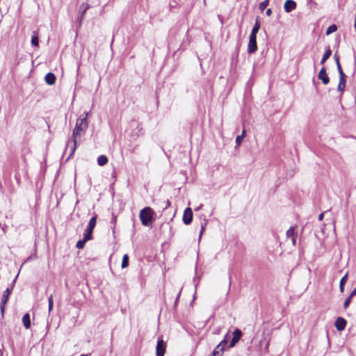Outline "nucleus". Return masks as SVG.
Instances as JSON below:
<instances>
[{
  "instance_id": "41",
  "label": "nucleus",
  "mask_w": 356,
  "mask_h": 356,
  "mask_svg": "<svg viewBox=\"0 0 356 356\" xmlns=\"http://www.w3.org/2000/svg\"><path fill=\"white\" fill-rule=\"evenodd\" d=\"M80 356H90V354H86V355H81Z\"/></svg>"
},
{
  "instance_id": "31",
  "label": "nucleus",
  "mask_w": 356,
  "mask_h": 356,
  "mask_svg": "<svg viewBox=\"0 0 356 356\" xmlns=\"http://www.w3.org/2000/svg\"><path fill=\"white\" fill-rule=\"evenodd\" d=\"M243 140V136H236V147H238L241 145Z\"/></svg>"
},
{
  "instance_id": "8",
  "label": "nucleus",
  "mask_w": 356,
  "mask_h": 356,
  "mask_svg": "<svg viewBox=\"0 0 356 356\" xmlns=\"http://www.w3.org/2000/svg\"><path fill=\"white\" fill-rule=\"evenodd\" d=\"M89 8H90V5L87 3H83L80 6L79 10V16L78 17V21H79V23L80 25L81 24L82 21L83 19V15H85L87 10Z\"/></svg>"
},
{
  "instance_id": "16",
  "label": "nucleus",
  "mask_w": 356,
  "mask_h": 356,
  "mask_svg": "<svg viewBox=\"0 0 356 356\" xmlns=\"http://www.w3.org/2000/svg\"><path fill=\"white\" fill-rule=\"evenodd\" d=\"M346 77H340L337 90L340 92H343L346 87Z\"/></svg>"
},
{
  "instance_id": "32",
  "label": "nucleus",
  "mask_w": 356,
  "mask_h": 356,
  "mask_svg": "<svg viewBox=\"0 0 356 356\" xmlns=\"http://www.w3.org/2000/svg\"><path fill=\"white\" fill-rule=\"evenodd\" d=\"M206 225H207V222H205L204 224H202V225H201V229H200V232L199 240H200V238H201V237L202 236V234L204 232Z\"/></svg>"
},
{
  "instance_id": "30",
  "label": "nucleus",
  "mask_w": 356,
  "mask_h": 356,
  "mask_svg": "<svg viewBox=\"0 0 356 356\" xmlns=\"http://www.w3.org/2000/svg\"><path fill=\"white\" fill-rule=\"evenodd\" d=\"M337 70H338L339 73V76L340 77H346V74L343 72V70L341 68V64L338 63V65H337Z\"/></svg>"
},
{
  "instance_id": "6",
  "label": "nucleus",
  "mask_w": 356,
  "mask_h": 356,
  "mask_svg": "<svg viewBox=\"0 0 356 356\" xmlns=\"http://www.w3.org/2000/svg\"><path fill=\"white\" fill-rule=\"evenodd\" d=\"M193 220V211L190 207L186 208L184 210L183 215V222L186 225H189Z\"/></svg>"
},
{
  "instance_id": "4",
  "label": "nucleus",
  "mask_w": 356,
  "mask_h": 356,
  "mask_svg": "<svg viewBox=\"0 0 356 356\" xmlns=\"http://www.w3.org/2000/svg\"><path fill=\"white\" fill-rule=\"evenodd\" d=\"M13 286L11 288H7L6 290L3 292L0 305L2 316H3L4 314L5 305H6L8 300L9 296L13 291Z\"/></svg>"
},
{
  "instance_id": "34",
  "label": "nucleus",
  "mask_w": 356,
  "mask_h": 356,
  "mask_svg": "<svg viewBox=\"0 0 356 356\" xmlns=\"http://www.w3.org/2000/svg\"><path fill=\"white\" fill-rule=\"evenodd\" d=\"M269 344H270V339H268V340L266 341V344H265V348H265V352H266V353H268V347H269Z\"/></svg>"
},
{
  "instance_id": "5",
  "label": "nucleus",
  "mask_w": 356,
  "mask_h": 356,
  "mask_svg": "<svg viewBox=\"0 0 356 356\" xmlns=\"http://www.w3.org/2000/svg\"><path fill=\"white\" fill-rule=\"evenodd\" d=\"M257 37L250 35L249 42L248 45V51L249 54H253L257 51Z\"/></svg>"
},
{
  "instance_id": "24",
  "label": "nucleus",
  "mask_w": 356,
  "mask_h": 356,
  "mask_svg": "<svg viewBox=\"0 0 356 356\" xmlns=\"http://www.w3.org/2000/svg\"><path fill=\"white\" fill-rule=\"evenodd\" d=\"M269 0H264V1L261 2L259 5V9L261 11H263L268 5Z\"/></svg>"
},
{
  "instance_id": "38",
  "label": "nucleus",
  "mask_w": 356,
  "mask_h": 356,
  "mask_svg": "<svg viewBox=\"0 0 356 356\" xmlns=\"http://www.w3.org/2000/svg\"><path fill=\"white\" fill-rule=\"evenodd\" d=\"M245 135H246V131H245V129H243L241 136H243V138H244L245 137Z\"/></svg>"
},
{
  "instance_id": "10",
  "label": "nucleus",
  "mask_w": 356,
  "mask_h": 356,
  "mask_svg": "<svg viewBox=\"0 0 356 356\" xmlns=\"http://www.w3.org/2000/svg\"><path fill=\"white\" fill-rule=\"evenodd\" d=\"M346 324V321L342 317H338L334 322V326L337 330L340 332L344 330Z\"/></svg>"
},
{
  "instance_id": "22",
  "label": "nucleus",
  "mask_w": 356,
  "mask_h": 356,
  "mask_svg": "<svg viewBox=\"0 0 356 356\" xmlns=\"http://www.w3.org/2000/svg\"><path fill=\"white\" fill-rule=\"evenodd\" d=\"M129 259V258L128 254H126L123 256L122 261V265H121L122 268H125L128 267Z\"/></svg>"
},
{
  "instance_id": "33",
  "label": "nucleus",
  "mask_w": 356,
  "mask_h": 356,
  "mask_svg": "<svg viewBox=\"0 0 356 356\" xmlns=\"http://www.w3.org/2000/svg\"><path fill=\"white\" fill-rule=\"evenodd\" d=\"M334 60H335V62H336L337 65H338V63H340V62H339V56L338 55L337 52H336L334 54Z\"/></svg>"
},
{
  "instance_id": "12",
  "label": "nucleus",
  "mask_w": 356,
  "mask_h": 356,
  "mask_svg": "<svg viewBox=\"0 0 356 356\" xmlns=\"http://www.w3.org/2000/svg\"><path fill=\"white\" fill-rule=\"evenodd\" d=\"M285 12L290 13L296 8V3L293 0H286L284 4Z\"/></svg>"
},
{
  "instance_id": "11",
  "label": "nucleus",
  "mask_w": 356,
  "mask_h": 356,
  "mask_svg": "<svg viewBox=\"0 0 356 356\" xmlns=\"http://www.w3.org/2000/svg\"><path fill=\"white\" fill-rule=\"evenodd\" d=\"M318 78L322 81L324 85H327L329 83L330 79L325 67L321 68L318 73Z\"/></svg>"
},
{
  "instance_id": "1",
  "label": "nucleus",
  "mask_w": 356,
  "mask_h": 356,
  "mask_svg": "<svg viewBox=\"0 0 356 356\" xmlns=\"http://www.w3.org/2000/svg\"><path fill=\"white\" fill-rule=\"evenodd\" d=\"M88 113L85 112L77 119L75 127L72 131L71 139L67 143V148L70 149V156L73 155L77 146V141L81 136V132L85 133L88 127Z\"/></svg>"
},
{
  "instance_id": "21",
  "label": "nucleus",
  "mask_w": 356,
  "mask_h": 356,
  "mask_svg": "<svg viewBox=\"0 0 356 356\" xmlns=\"http://www.w3.org/2000/svg\"><path fill=\"white\" fill-rule=\"evenodd\" d=\"M89 239H86V236L83 237L82 240H79L76 245V247L79 249H82L85 246V244L86 241H88Z\"/></svg>"
},
{
  "instance_id": "40",
  "label": "nucleus",
  "mask_w": 356,
  "mask_h": 356,
  "mask_svg": "<svg viewBox=\"0 0 356 356\" xmlns=\"http://www.w3.org/2000/svg\"><path fill=\"white\" fill-rule=\"evenodd\" d=\"M170 202L169 200H167L165 209H166L168 207H170Z\"/></svg>"
},
{
  "instance_id": "9",
  "label": "nucleus",
  "mask_w": 356,
  "mask_h": 356,
  "mask_svg": "<svg viewBox=\"0 0 356 356\" xmlns=\"http://www.w3.org/2000/svg\"><path fill=\"white\" fill-rule=\"evenodd\" d=\"M241 337H242V332L239 329L236 328L233 332V337L231 340L229 346L231 348L235 346V345L236 344V343L238 342V341L240 340Z\"/></svg>"
},
{
  "instance_id": "36",
  "label": "nucleus",
  "mask_w": 356,
  "mask_h": 356,
  "mask_svg": "<svg viewBox=\"0 0 356 356\" xmlns=\"http://www.w3.org/2000/svg\"><path fill=\"white\" fill-rule=\"evenodd\" d=\"M323 217H324V213H321L319 216H318V220L321 221L323 220Z\"/></svg>"
},
{
  "instance_id": "39",
  "label": "nucleus",
  "mask_w": 356,
  "mask_h": 356,
  "mask_svg": "<svg viewBox=\"0 0 356 356\" xmlns=\"http://www.w3.org/2000/svg\"><path fill=\"white\" fill-rule=\"evenodd\" d=\"M352 296H356V287L351 292Z\"/></svg>"
},
{
  "instance_id": "20",
  "label": "nucleus",
  "mask_w": 356,
  "mask_h": 356,
  "mask_svg": "<svg viewBox=\"0 0 356 356\" xmlns=\"http://www.w3.org/2000/svg\"><path fill=\"white\" fill-rule=\"evenodd\" d=\"M296 227H291L286 232V236L288 238H292L296 236V233L295 232Z\"/></svg>"
},
{
  "instance_id": "29",
  "label": "nucleus",
  "mask_w": 356,
  "mask_h": 356,
  "mask_svg": "<svg viewBox=\"0 0 356 356\" xmlns=\"http://www.w3.org/2000/svg\"><path fill=\"white\" fill-rule=\"evenodd\" d=\"M227 344V340L226 339H224L222 341L220 342V343L216 347V348L220 350V348H222V351H224L225 346Z\"/></svg>"
},
{
  "instance_id": "23",
  "label": "nucleus",
  "mask_w": 356,
  "mask_h": 356,
  "mask_svg": "<svg viewBox=\"0 0 356 356\" xmlns=\"http://www.w3.org/2000/svg\"><path fill=\"white\" fill-rule=\"evenodd\" d=\"M337 25L335 24H332L331 26H330L327 30H326V35H330L332 33H334L335 31H337Z\"/></svg>"
},
{
  "instance_id": "2",
  "label": "nucleus",
  "mask_w": 356,
  "mask_h": 356,
  "mask_svg": "<svg viewBox=\"0 0 356 356\" xmlns=\"http://www.w3.org/2000/svg\"><path fill=\"white\" fill-rule=\"evenodd\" d=\"M153 210L150 207H145L140 212L141 223L145 226H149L152 221Z\"/></svg>"
},
{
  "instance_id": "28",
  "label": "nucleus",
  "mask_w": 356,
  "mask_h": 356,
  "mask_svg": "<svg viewBox=\"0 0 356 356\" xmlns=\"http://www.w3.org/2000/svg\"><path fill=\"white\" fill-rule=\"evenodd\" d=\"M222 355H223L222 348H220V350L217 349L216 348H214V350L213 351L212 356H222Z\"/></svg>"
},
{
  "instance_id": "25",
  "label": "nucleus",
  "mask_w": 356,
  "mask_h": 356,
  "mask_svg": "<svg viewBox=\"0 0 356 356\" xmlns=\"http://www.w3.org/2000/svg\"><path fill=\"white\" fill-rule=\"evenodd\" d=\"M53 295H50L48 298V311L49 312H51L53 309Z\"/></svg>"
},
{
  "instance_id": "17",
  "label": "nucleus",
  "mask_w": 356,
  "mask_h": 356,
  "mask_svg": "<svg viewBox=\"0 0 356 356\" xmlns=\"http://www.w3.org/2000/svg\"><path fill=\"white\" fill-rule=\"evenodd\" d=\"M348 273L345 274V275L341 279L340 284H339V289L341 293L344 291V286L348 280Z\"/></svg>"
},
{
  "instance_id": "42",
  "label": "nucleus",
  "mask_w": 356,
  "mask_h": 356,
  "mask_svg": "<svg viewBox=\"0 0 356 356\" xmlns=\"http://www.w3.org/2000/svg\"><path fill=\"white\" fill-rule=\"evenodd\" d=\"M202 205H200L199 207H197V209L196 210H198L201 208Z\"/></svg>"
},
{
  "instance_id": "27",
  "label": "nucleus",
  "mask_w": 356,
  "mask_h": 356,
  "mask_svg": "<svg viewBox=\"0 0 356 356\" xmlns=\"http://www.w3.org/2000/svg\"><path fill=\"white\" fill-rule=\"evenodd\" d=\"M38 43H39L38 36L36 34H34L31 38V44L33 46H38Z\"/></svg>"
},
{
  "instance_id": "37",
  "label": "nucleus",
  "mask_w": 356,
  "mask_h": 356,
  "mask_svg": "<svg viewBox=\"0 0 356 356\" xmlns=\"http://www.w3.org/2000/svg\"><path fill=\"white\" fill-rule=\"evenodd\" d=\"M292 243L295 246L296 245V236L291 238Z\"/></svg>"
},
{
  "instance_id": "3",
  "label": "nucleus",
  "mask_w": 356,
  "mask_h": 356,
  "mask_svg": "<svg viewBox=\"0 0 356 356\" xmlns=\"http://www.w3.org/2000/svg\"><path fill=\"white\" fill-rule=\"evenodd\" d=\"M97 216H93L90 218L87 229L85 230L83 236H86V239H91L93 232V229L96 225Z\"/></svg>"
},
{
  "instance_id": "18",
  "label": "nucleus",
  "mask_w": 356,
  "mask_h": 356,
  "mask_svg": "<svg viewBox=\"0 0 356 356\" xmlns=\"http://www.w3.org/2000/svg\"><path fill=\"white\" fill-rule=\"evenodd\" d=\"M332 55V50L328 48L327 49H326L325 52L324 53L323 56V58L321 60V64H324L325 62L330 57V56Z\"/></svg>"
},
{
  "instance_id": "26",
  "label": "nucleus",
  "mask_w": 356,
  "mask_h": 356,
  "mask_svg": "<svg viewBox=\"0 0 356 356\" xmlns=\"http://www.w3.org/2000/svg\"><path fill=\"white\" fill-rule=\"evenodd\" d=\"M353 296H352V294L350 293V296L345 300L344 303H343L344 309H346L350 305V304L351 302L352 298Z\"/></svg>"
},
{
  "instance_id": "15",
  "label": "nucleus",
  "mask_w": 356,
  "mask_h": 356,
  "mask_svg": "<svg viewBox=\"0 0 356 356\" xmlns=\"http://www.w3.org/2000/svg\"><path fill=\"white\" fill-rule=\"evenodd\" d=\"M259 29H260V22H259L258 19H257L256 22L254 24V26H253V28L252 29L250 36L257 37V34Z\"/></svg>"
},
{
  "instance_id": "35",
  "label": "nucleus",
  "mask_w": 356,
  "mask_h": 356,
  "mask_svg": "<svg viewBox=\"0 0 356 356\" xmlns=\"http://www.w3.org/2000/svg\"><path fill=\"white\" fill-rule=\"evenodd\" d=\"M266 14L267 16H270L272 14V10L270 8H268L266 11Z\"/></svg>"
},
{
  "instance_id": "7",
  "label": "nucleus",
  "mask_w": 356,
  "mask_h": 356,
  "mask_svg": "<svg viewBox=\"0 0 356 356\" xmlns=\"http://www.w3.org/2000/svg\"><path fill=\"white\" fill-rule=\"evenodd\" d=\"M165 343L163 341V339L158 340L156 348V356H164L165 352Z\"/></svg>"
},
{
  "instance_id": "14",
  "label": "nucleus",
  "mask_w": 356,
  "mask_h": 356,
  "mask_svg": "<svg viewBox=\"0 0 356 356\" xmlns=\"http://www.w3.org/2000/svg\"><path fill=\"white\" fill-rule=\"evenodd\" d=\"M22 323L26 329H29L31 325L29 314H25L22 317Z\"/></svg>"
},
{
  "instance_id": "13",
  "label": "nucleus",
  "mask_w": 356,
  "mask_h": 356,
  "mask_svg": "<svg viewBox=\"0 0 356 356\" xmlns=\"http://www.w3.org/2000/svg\"><path fill=\"white\" fill-rule=\"evenodd\" d=\"M46 83L49 85H53L56 82V76L51 72H49L44 77Z\"/></svg>"
},
{
  "instance_id": "19",
  "label": "nucleus",
  "mask_w": 356,
  "mask_h": 356,
  "mask_svg": "<svg viewBox=\"0 0 356 356\" xmlns=\"http://www.w3.org/2000/svg\"><path fill=\"white\" fill-rule=\"evenodd\" d=\"M108 163V159L105 155H101L97 158V163L100 166H104Z\"/></svg>"
}]
</instances>
